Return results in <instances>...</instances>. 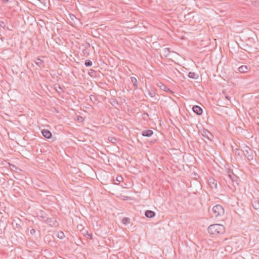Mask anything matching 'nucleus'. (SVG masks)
Segmentation results:
<instances>
[{
  "mask_svg": "<svg viewBox=\"0 0 259 259\" xmlns=\"http://www.w3.org/2000/svg\"><path fill=\"white\" fill-rule=\"evenodd\" d=\"M237 243L234 241H231L229 242V244L226 246L225 248V250L226 251L228 252L229 253H235L237 251V249H233L234 247H236Z\"/></svg>",
  "mask_w": 259,
  "mask_h": 259,
  "instance_id": "obj_5",
  "label": "nucleus"
},
{
  "mask_svg": "<svg viewBox=\"0 0 259 259\" xmlns=\"http://www.w3.org/2000/svg\"><path fill=\"white\" fill-rule=\"evenodd\" d=\"M228 177L233 183V186L235 189L236 187L239 186V178L235 175L232 171H228Z\"/></svg>",
  "mask_w": 259,
  "mask_h": 259,
  "instance_id": "obj_3",
  "label": "nucleus"
},
{
  "mask_svg": "<svg viewBox=\"0 0 259 259\" xmlns=\"http://www.w3.org/2000/svg\"><path fill=\"white\" fill-rule=\"evenodd\" d=\"M202 135L203 137L209 140H211V138L212 137V134L207 130L206 129L203 130L202 131Z\"/></svg>",
  "mask_w": 259,
  "mask_h": 259,
  "instance_id": "obj_7",
  "label": "nucleus"
},
{
  "mask_svg": "<svg viewBox=\"0 0 259 259\" xmlns=\"http://www.w3.org/2000/svg\"><path fill=\"white\" fill-rule=\"evenodd\" d=\"M210 183H211V184H210V186H211V187L212 188H215L217 189V181H215V180L214 179H212V180H210V182H209Z\"/></svg>",
  "mask_w": 259,
  "mask_h": 259,
  "instance_id": "obj_22",
  "label": "nucleus"
},
{
  "mask_svg": "<svg viewBox=\"0 0 259 259\" xmlns=\"http://www.w3.org/2000/svg\"><path fill=\"white\" fill-rule=\"evenodd\" d=\"M238 71L240 73H246L249 70V68L246 65H242L238 68Z\"/></svg>",
  "mask_w": 259,
  "mask_h": 259,
  "instance_id": "obj_12",
  "label": "nucleus"
},
{
  "mask_svg": "<svg viewBox=\"0 0 259 259\" xmlns=\"http://www.w3.org/2000/svg\"><path fill=\"white\" fill-rule=\"evenodd\" d=\"M235 259H245V258H243V257H241V258H235Z\"/></svg>",
  "mask_w": 259,
  "mask_h": 259,
  "instance_id": "obj_37",
  "label": "nucleus"
},
{
  "mask_svg": "<svg viewBox=\"0 0 259 259\" xmlns=\"http://www.w3.org/2000/svg\"><path fill=\"white\" fill-rule=\"evenodd\" d=\"M157 85L163 91H167V92H171L166 85H165L164 84H163L161 82H159V83H157Z\"/></svg>",
  "mask_w": 259,
  "mask_h": 259,
  "instance_id": "obj_16",
  "label": "nucleus"
},
{
  "mask_svg": "<svg viewBox=\"0 0 259 259\" xmlns=\"http://www.w3.org/2000/svg\"><path fill=\"white\" fill-rule=\"evenodd\" d=\"M212 217L215 218L220 219L225 213V210L223 207L221 205H215L212 207Z\"/></svg>",
  "mask_w": 259,
  "mask_h": 259,
  "instance_id": "obj_2",
  "label": "nucleus"
},
{
  "mask_svg": "<svg viewBox=\"0 0 259 259\" xmlns=\"http://www.w3.org/2000/svg\"><path fill=\"white\" fill-rule=\"evenodd\" d=\"M208 233L213 235H218L224 234L225 232V227L221 224H215L210 225L208 227Z\"/></svg>",
  "mask_w": 259,
  "mask_h": 259,
  "instance_id": "obj_1",
  "label": "nucleus"
},
{
  "mask_svg": "<svg viewBox=\"0 0 259 259\" xmlns=\"http://www.w3.org/2000/svg\"><path fill=\"white\" fill-rule=\"evenodd\" d=\"M169 49L167 48H164L163 49V55L165 57H167L169 54Z\"/></svg>",
  "mask_w": 259,
  "mask_h": 259,
  "instance_id": "obj_24",
  "label": "nucleus"
},
{
  "mask_svg": "<svg viewBox=\"0 0 259 259\" xmlns=\"http://www.w3.org/2000/svg\"><path fill=\"white\" fill-rule=\"evenodd\" d=\"M83 234L88 238L90 239H92V235L91 234H89L88 231L86 230H82Z\"/></svg>",
  "mask_w": 259,
  "mask_h": 259,
  "instance_id": "obj_19",
  "label": "nucleus"
},
{
  "mask_svg": "<svg viewBox=\"0 0 259 259\" xmlns=\"http://www.w3.org/2000/svg\"><path fill=\"white\" fill-rule=\"evenodd\" d=\"M243 153L244 156L247 158L249 161L253 159V152L251 149L247 146H245L243 147Z\"/></svg>",
  "mask_w": 259,
  "mask_h": 259,
  "instance_id": "obj_4",
  "label": "nucleus"
},
{
  "mask_svg": "<svg viewBox=\"0 0 259 259\" xmlns=\"http://www.w3.org/2000/svg\"><path fill=\"white\" fill-rule=\"evenodd\" d=\"M57 236L58 238L61 239L65 238L64 233H63V232L61 231H58L57 232Z\"/></svg>",
  "mask_w": 259,
  "mask_h": 259,
  "instance_id": "obj_23",
  "label": "nucleus"
},
{
  "mask_svg": "<svg viewBox=\"0 0 259 259\" xmlns=\"http://www.w3.org/2000/svg\"><path fill=\"white\" fill-rule=\"evenodd\" d=\"M92 61L90 60H87L85 61V65L87 66V67H90L92 65Z\"/></svg>",
  "mask_w": 259,
  "mask_h": 259,
  "instance_id": "obj_28",
  "label": "nucleus"
},
{
  "mask_svg": "<svg viewBox=\"0 0 259 259\" xmlns=\"http://www.w3.org/2000/svg\"><path fill=\"white\" fill-rule=\"evenodd\" d=\"M122 222L125 225H128L131 222V219L129 218L124 217L122 219Z\"/></svg>",
  "mask_w": 259,
  "mask_h": 259,
  "instance_id": "obj_21",
  "label": "nucleus"
},
{
  "mask_svg": "<svg viewBox=\"0 0 259 259\" xmlns=\"http://www.w3.org/2000/svg\"><path fill=\"white\" fill-rule=\"evenodd\" d=\"M192 109L193 112L198 115H200L202 114V109L197 105H194Z\"/></svg>",
  "mask_w": 259,
  "mask_h": 259,
  "instance_id": "obj_8",
  "label": "nucleus"
},
{
  "mask_svg": "<svg viewBox=\"0 0 259 259\" xmlns=\"http://www.w3.org/2000/svg\"><path fill=\"white\" fill-rule=\"evenodd\" d=\"M82 53H83L84 55L87 56H88L89 55V52H88L87 49H83L82 50Z\"/></svg>",
  "mask_w": 259,
  "mask_h": 259,
  "instance_id": "obj_30",
  "label": "nucleus"
},
{
  "mask_svg": "<svg viewBox=\"0 0 259 259\" xmlns=\"http://www.w3.org/2000/svg\"><path fill=\"white\" fill-rule=\"evenodd\" d=\"M38 217L40 221L45 223L46 222V220L48 219L47 214L44 212H40V214L38 215Z\"/></svg>",
  "mask_w": 259,
  "mask_h": 259,
  "instance_id": "obj_13",
  "label": "nucleus"
},
{
  "mask_svg": "<svg viewBox=\"0 0 259 259\" xmlns=\"http://www.w3.org/2000/svg\"><path fill=\"white\" fill-rule=\"evenodd\" d=\"M153 134V131L151 130H147L143 131L142 133V135L144 137H150Z\"/></svg>",
  "mask_w": 259,
  "mask_h": 259,
  "instance_id": "obj_11",
  "label": "nucleus"
},
{
  "mask_svg": "<svg viewBox=\"0 0 259 259\" xmlns=\"http://www.w3.org/2000/svg\"><path fill=\"white\" fill-rule=\"evenodd\" d=\"M90 98L91 101L94 103H95L96 101H98L97 97L95 95H91Z\"/></svg>",
  "mask_w": 259,
  "mask_h": 259,
  "instance_id": "obj_25",
  "label": "nucleus"
},
{
  "mask_svg": "<svg viewBox=\"0 0 259 259\" xmlns=\"http://www.w3.org/2000/svg\"><path fill=\"white\" fill-rule=\"evenodd\" d=\"M35 230L34 229H32L30 230V233L31 235H34L35 233Z\"/></svg>",
  "mask_w": 259,
  "mask_h": 259,
  "instance_id": "obj_32",
  "label": "nucleus"
},
{
  "mask_svg": "<svg viewBox=\"0 0 259 259\" xmlns=\"http://www.w3.org/2000/svg\"><path fill=\"white\" fill-rule=\"evenodd\" d=\"M145 215L148 218H153L155 215V212L152 210H147L145 212Z\"/></svg>",
  "mask_w": 259,
  "mask_h": 259,
  "instance_id": "obj_10",
  "label": "nucleus"
},
{
  "mask_svg": "<svg viewBox=\"0 0 259 259\" xmlns=\"http://www.w3.org/2000/svg\"><path fill=\"white\" fill-rule=\"evenodd\" d=\"M253 207L259 213V200H254L252 202Z\"/></svg>",
  "mask_w": 259,
  "mask_h": 259,
  "instance_id": "obj_15",
  "label": "nucleus"
},
{
  "mask_svg": "<svg viewBox=\"0 0 259 259\" xmlns=\"http://www.w3.org/2000/svg\"><path fill=\"white\" fill-rule=\"evenodd\" d=\"M16 225H17V227H19V228H20V227H20V226L19 225H18V224H16Z\"/></svg>",
  "mask_w": 259,
  "mask_h": 259,
  "instance_id": "obj_36",
  "label": "nucleus"
},
{
  "mask_svg": "<svg viewBox=\"0 0 259 259\" xmlns=\"http://www.w3.org/2000/svg\"><path fill=\"white\" fill-rule=\"evenodd\" d=\"M233 150H234V152H235V154L236 155H238L240 157L242 156V153H243V150L241 151L238 148H235V149H233Z\"/></svg>",
  "mask_w": 259,
  "mask_h": 259,
  "instance_id": "obj_20",
  "label": "nucleus"
},
{
  "mask_svg": "<svg viewBox=\"0 0 259 259\" xmlns=\"http://www.w3.org/2000/svg\"><path fill=\"white\" fill-rule=\"evenodd\" d=\"M148 95L151 97H154L155 96V93L154 91H148Z\"/></svg>",
  "mask_w": 259,
  "mask_h": 259,
  "instance_id": "obj_29",
  "label": "nucleus"
},
{
  "mask_svg": "<svg viewBox=\"0 0 259 259\" xmlns=\"http://www.w3.org/2000/svg\"><path fill=\"white\" fill-rule=\"evenodd\" d=\"M35 63L36 64L37 66H38L39 67H45V64L44 61L40 59L39 58H37L34 60Z\"/></svg>",
  "mask_w": 259,
  "mask_h": 259,
  "instance_id": "obj_14",
  "label": "nucleus"
},
{
  "mask_svg": "<svg viewBox=\"0 0 259 259\" xmlns=\"http://www.w3.org/2000/svg\"><path fill=\"white\" fill-rule=\"evenodd\" d=\"M85 46H86V47H87V48H89V47H90V44L89 43H88V42H87V43H86V44H85Z\"/></svg>",
  "mask_w": 259,
  "mask_h": 259,
  "instance_id": "obj_33",
  "label": "nucleus"
},
{
  "mask_svg": "<svg viewBox=\"0 0 259 259\" xmlns=\"http://www.w3.org/2000/svg\"><path fill=\"white\" fill-rule=\"evenodd\" d=\"M188 77L192 79H197L198 77V75H197L195 72H190L188 73Z\"/></svg>",
  "mask_w": 259,
  "mask_h": 259,
  "instance_id": "obj_18",
  "label": "nucleus"
},
{
  "mask_svg": "<svg viewBox=\"0 0 259 259\" xmlns=\"http://www.w3.org/2000/svg\"><path fill=\"white\" fill-rule=\"evenodd\" d=\"M108 140L113 144H116L117 142V139L113 137H109Z\"/></svg>",
  "mask_w": 259,
  "mask_h": 259,
  "instance_id": "obj_27",
  "label": "nucleus"
},
{
  "mask_svg": "<svg viewBox=\"0 0 259 259\" xmlns=\"http://www.w3.org/2000/svg\"><path fill=\"white\" fill-rule=\"evenodd\" d=\"M41 132L43 136L47 139H50L52 136L51 132L48 130L44 129Z\"/></svg>",
  "mask_w": 259,
  "mask_h": 259,
  "instance_id": "obj_9",
  "label": "nucleus"
},
{
  "mask_svg": "<svg viewBox=\"0 0 259 259\" xmlns=\"http://www.w3.org/2000/svg\"><path fill=\"white\" fill-rule=\"evenodd\" d=\"M131 81L133 83L134 86V89L136 90L138 89V81L137 79L135 77H131Z\"/></svg>",
  "mask_w": 259,
  "mask_h": 259,
  "instance_id": "obj_17",
  "label": "nucleus"
},
{
  "mask_svg": "<svg viewBox=\"0 0 259 259\" xmlns=\"http://www.w3.org/2000/svg\"><path fill=\"white\" fill-rule=\"evenodd\" d=\"M225 98L228 100H230V97L229 96H225Z\"/></svg>",
  "mask_w": 259,
  "mask_h": 259,
  "instance_id": "obj_34",
  "label": "nucleus"
},
{
  "mask_svg": "<svg viewBox=\"0 0 259 259\" xmlns=\"http://www.w3.org/2000/svg\"><path fill=\"white\" fill-rule=\"evenodd\" d=\"M122 178L121 176H119V177H117V178H116V180L117 181H118L119 182H120L122 181Z\"/></svg>",
  "mask_w": 259,
  "mask_h": 259,
  "instance_id": "obj_31",
  "label": "nucleus"
},
{
  "mask_svg": "<svg viewBox=\"0 0 259 259\" xmlns=\"http://www.w3.org/2000/svg\"><path fill=\"white\" fill-rule=\"evenodd\" d=\"M96 73V71L93 69H90L89 71V75L91 76V77H94L95 76V74Z\"/></svg>",
  "mask_w": 259,
  "mask_h": 259,
  "instance_id": "obj_26",
  "label": "nucleus"
},
{
  "mask_svg": "<svg viewBox=\"0 0 259 259\" xmlns=\"http://www.w3.org/2000/svg\"><path fill=\"white\" fill-rule=\"evenodd\" d=\"M3 2L5 3H6L7 2H8L9 0H3Z\"/></svg>",
  "mask_w": 259,
  "mask_h": 259,
  "instance_id": "obj_35",
  "label": "nucleus"
},
{
  "mask_svg": "<svg viewBox=\"0 0 259 259\" xmlns=\"http://www.w3.org/2000/svg\"><path fill=\"white\" fill-rule=\"evenodd\" d=\"M45 223L51 227H57L59 226L58 222L56 220L50 218H48V219L46 220Z\"/></svg>",
  "mask_w": 259,
  "mask_h": 259,
  "instance_id": "obj_6",
  "label": "nucleus"
}]
</instances>
